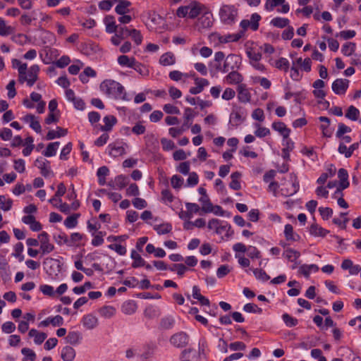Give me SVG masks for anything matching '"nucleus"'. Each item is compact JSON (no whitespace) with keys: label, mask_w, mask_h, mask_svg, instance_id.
<instances>
[{"label":"nucleus","mask_w":361,"mask_h":361,"mask_svg":"<svg viewBox=\"0 0 361 361\" xmlns=\"http://www.w3.org/2000/svg\"><path fill=\"white\" fill-rule=\"evenodd\" d=\"M82 324L88 329H92L98 324L97 318L92 314H87L82 317Z\"/></svg>","instance_id":"aec40b11"},{"label":"nucleus","mask_w":361,"mask_h":361,"mask_svg":"<svg viewBox=\"0 0 361 361\" xmlns=\"http://www.w3.org/2000/svg\"><path fill=\"white\" fill-rule=\"evenodd\" d=\"M247 57L250 59V62H259L262 59V54L259 51H256L255 48H247L246 50Z\"/></svg>","instance_id":"e433bc0d"},{"label":"nucleus","mask_w":361,"mask_h":361,"mask_svg":"<svg viewBox=\"0 0 361 361\" xmlns=\"http://www.w3.org/2000/svg\"><path fill=\"white\" fill-rule=\"evenodd\" d=\"M199 201L202 203V211L204 213H211L214 210V206L211 202L208 195L205 197H201Z\"/></svg>","instance_id":"473e14b6"},{"label":"nucleus","mask_w":361,"mask_h":361,"mask_svg":"<svg viewBox=\"0 0 361 361\" xmlns=\"http://www.w3.org/2000/svg\"><path fill=\"white\" fill-rule=\"evenodd\" d=\"M154 229L159 235L169 233L172 230V226L169 223L161 224L154 226Z\"/></svg>","instance_id":"4c0bfd02"},{"label":"nucleus","mask_w":361,"mask_h":361,"mask_svg":"<svg viewBox=\"0 0 361 361\" xmlns=\"http://www.w3.org/2000/svg\"><path fill=\"white\" fill-rule=\"evenodd\" d=\"M244 36L243 31H239L235 34H228L226 35H219L218 39L220 43H228L231 42H238Z\"/></svg>","instance_id":"4468645a"},{"label":"nucleus","mask_w":361,"mask_h":361,"mask_svg":"<svg viewBox=\"0 0 361 361\" xmlns=\"http://www.w3.org/2000/svg\"><path fill=\"white\" fill-rule=\"evenodd\" d=\"M137 307V304L134 300H128L122 305L121 310L124 314L130 315L136 312Z\"/></svg>","instance_id":"bb28decb"},{"label":"nucleus","mask_w":361,"mask_h":361,"mask_svg":"<svg viewBox=\"0 0 361 361\" xmlns=\"http://www.w3.org/2000/svg\"><path fill=\"white\" fill-rule=\"evenodd\" d=\"M247 251V256L252 259L262 257L260 251L256 247L249 246Z\"/></svg>","instance_id":"680f3d73"},{"label":"nucleus","mask_w":361,"mask_h":361,"mask_svg":"<svg viewBox=\"0 0 361 361\" xmlns=\"http://www.w3.org/2000/svg\"><path fill=\"white\" fill-rule=\"evenodd\" d=\"M132 68H133L135 71H137L139 74H140L142 76L149 75V71L147 67L145 65L137 61L135 62V66L134 67H132Z\"/></svg>","instance_id":"09e8293b"},{"label":"nucleus","mask_w":361,"mask_h":361,"mask_svg":"<svg viewBox=\"0 0 361 361\" xmlns=\"http://www.w3.org/2000/svg\"><path fill=\"white\" fill-rule=\"evenodd\" d=\"M175 63L176 57L174 54L170 51L162 54L159 59V63L164 66L173 65Z\"/></svg>","instance_id":"5701e85b"},{"label":"nucleus","mask_w":361,"mask_h":361,"mask_svg":"<svg viewBox=\"0 0 361 361\" xmlns=\"http://www.w3.org/2000/svg\"><path fill=\"white\" fill-rule=\"evenodd\" d=\"M97 73L91 67H86L84 71L80 74L79 78L82 83H87L89 80V77L96 76Z\"/></svg>","instance_id":"f704fd0d"},{"label":"nucleus","mask_w":361,"mask_h":361,"mask_svg":"<svg viewBox=\"0 0 361 361\" xmlns=\"http://www.w3.org/2000/svg\"><path fill=\"white\" fill-rule=\"evenodd\" d=\"M54 239L59 245H61L63 243L68 246H72V243H70L67 235L63 232H61L58 235H54Z\"/></svg>","instance_id":"603ef678"},{"label":"nucleus","mask_w":361,"mask_h":361,"mask_svg":"<svg viewBox=\"0 0 361 361\" xmlns=\"http://www.w3.org/2000/svg\"><path fill=\"white\" fill-rule=\"evenodd\" d=\"M257 279L262 281H267L270 279V276L262 269H250Z\"/></svg>","instance_id":"49530a36"},{"label":"nucleus","mask_w":361,"mask_h":361,"mask_svg":"<svg viewBox=\"0 0 361 361\" xmlns=\"http://www.w3.org/2000/svg\"><path fill=\"white\" fill-rule=\"evenodd\" d=\"M242 174L239 171H235L231 173V181L229 183V187L234 190H239L241 188L240 182L239 181V178L241 177Z\"/></svg>","instance_id":"7c9ffc66"},{"label":"nucleus","mask_w":361,"mask_h":361,"mask_svg":"<svg viewBox=\"0 0 361 361\" xmlns=\"http://www.w3.org/2000/svg\"><path fill=\"white\" fill-rule=\"evenodd\" d=\"M283 255L290 262H295L300 257V253L299 251H297L294 249L288 248L283 253Z\"/></svg>","instance_id":"37998d69"},{"label":"nucleus","mask_w":361,"mask_h":361,"mask_svg":"<svg viewBox=\"0 0 361 361\" xmlns=\"http://www.w3.org/2000/svg\"><path fill=\"white\" fill-rule=\"evenodd\" d=\"M75 357V350L73 348L66 345L61 350V357L63 361H72Z\"/></svg>","instance_id":"6ab92c4d"},{"label":"nucleus","mask_w":361,"mask_h":361,"mask_svg":"<svg viewBox=\"0 0 361 361\" xmlns=\"http://www.w3.org/2000/svg\"><path fill=\"white\" fill-rule=\"evenodd\" d=\"M356 48V44L354 42H348L345 43L342 48H341V52L344 56H351L353 52L355 51Z\"/></svg>","instance_id":"58836bf2"},{"label":"nucleus","mask_w":361,"mask_h":361,"mask_svg":"<svg viewBox=\"0 0 361 361\" xmlns=\"http://www.w3.org/2000/svg\"><path fill=\"white\" fill-rule=\"evenodd\" d=\"M171 183L174 189H179L183 184V178L178 175H173L171 179Z\"/></svg>","instance_id":"13d9d810"},{"label":"nucleus","mask_w":361,"mask_h":361,"mask_svg":"<svg viewBox=\"0 0 361 361\" xmlns=\"http://www.w3.org/2000/svg\"><path fill=\"white\" fill-rule=\"evenodd\" d=\"M80 216V213H75V214H73L72 215L68 216L63 222L64 226L67 228H75L78 225V219Z\"/></svg>","instance_id":"72a5a7b5"},{"label":"nucleus","mask_w":361,"mask_h":361,"mask_svg":"<svg viewBox=\"0 0 361 361\" xmlns=\"http://www.w3.org/2000/svg\"><path fill=\"white\" fill-rule=\"evenodd\" d=\"M99 312L102 317L109 318L115 314L116 309L112 306H104Z\"/></svg>","instance_id":"3c124183"},{"label":"nucleus","mask_w":361,"mask_h":361,"mask_svg":"<svg viewBox=\"0 0 361 361\" xmlns=\"http://www.w3.org/2000/svg\"><path fill=\"white\" fill-rule=\"evenodd\" d=\"M57 131H54L53 130H49L47 135L46 139L47 140H54L56 137H61L66 135L68 133L67 129L63 128L61 127L57 126L56 127Z\"/></svg>","instance_id":"393cba45"},{"label":"nucleus","mask_w":361,"mask_h":361,"mask_svg":"<svg viewBox=\"0 0 361 361\" xmlns=\"http://www.w3.org/2000/svg\"><path fill=\"white\" fill-rule=\"evenodd\" d=\"M104 126H100L99 129L102 131L108 132L112 130V128L117 123V118L113 115H108L104 117Z\"/></svg>","instance_id":"dca6fc26"},{"label":"nucleus","mask_w":361,"mask_h":361,"mask_svg":"<svg viewBox=\"0 0 361 361\" xmlns=\"http://www.w3.org/2000/svg\"><path fill=\"white\" fill-rule=\"evenodd\" d=\"M214 18L212 13L207 8L198 18L197 26L198 29L209 28L212 26Z\"/></svg>","instance_id":"39448f33"},{"label":"nucleus","mask_w":361,"mask_h":361,"mask_svg":"<svg viewBox=\"0 0 361 361\" xmlns=\"http://www.w3.org/2000/svg\"><path fill=\"white\" fill-rule=\"evenodd\" d=\"M35 166L40 170V173L44 178H47L53 173L51 171L50 161L44 158H37L35 161Z\"/></svg>","instance_id":"1a4fd4ad"},{"label":"nucleus","mask_w":361,"mask_h":361,"mask_svg":"<svg viewBox=\"0 0 361 361\" xmlns=\"http://www.w3.org/2000/svg\"><path fill=\"white\" fill-rule=\"evenodd\" d=\"M127 145L124 142H121L120 144L118 142H114L109 145L108 148L109 149V155L117 157L119 156H122L126 154V149L124 146Z\"/></svg>","instance_id":"f8f14e48"},{"label":"nucleus","mask_w":361,"mask_h":361,"mask_svg":"<svg viewBox=\"0 0 361 361\" xmlns=\"http://www.w3.org/2000/svg\"><path fill=\"white\" fill-rule=\"evenodd\" d=\"M190 8L188 12V18L190 19H195L204 12L207 7L201 3L193 1L190 4Z\"/></svg>","instance_id":"9d476101"},{"label":"nucleus","mask_w":361,"mask_h":361,"mask_svg":"<svg viewBox=\"0 0 361 361\" xmlns=\"http://www.w3.org/2000/svg\"><path fill=\"white\" fill-rule=\"evenodd\" d=\"M131 2L128 0H121L115 8V12L118 15H124L130 12L128 8Z\"/></svg>","instance_id":"b1692460"},{"label":"nucleus","mask_w":361,"mask_h":361,"mask_svg":"<svg viewBox=\"0 0 361 361\" xmlns=\"http://www.w3.org/2000/svg\"><path fill=\"white\" fill-rule=\"evenodd\" d=\"M289 61L286 58H280L276 61V67L280 70H283L287 72L289 69Z\"/></svg>","instance_id":"5fc2aeb1"},{"label":"nucleus","mask_w":361,"mask_h":361,"mask_svg":"<svg viewBox=\"0 0 361 361\" xmlns=\"http://www.w3.org/2000/svg\"><path fill=\"white\" fill-rule=\"evenodd\" d=\"M21 353L25 356L23 361H35L36 359L35 353L30 348H23L21 350Z\"/></svg>","instance_id":"a18cd8bd"},{"label":"nucleus","mask_w":361,"mask_h":361,"mask_svg":"<svg viewBox=\"0 0 361 361\" xmlns=\"http://www.w3.org/2000/svg\"><path fill=\"white\" fill-rule=\"evenodd\" d=\"M144 315L148 319H153L159 315V310L154 306H148L144 311Z\"/></svg>","instance_id":"de8ad7c7"},{"label":"nucleus","mask_w":361,"mask_h":361,"mask_svg":"<svg viewBox=\"0 0 361 361\" xmlns=\"http://www.w3.org/2000/svg\"><path fill=\"white\" fill-rule=\"evenodd\" d=\"M240 65V59H239V56L231 54H228L226 57V61H224L222 72L226 73L228 71L229 68L234 70L235 68H239Z\"/></svg>","instance_id":"0eeeda50"},{"label":"nucleus","mask_w":361,"mask_h":361,"mask_svg":"<svg viewBox=\"0 0 361 361\" xmlns=\"http://www.w3.org/2000/svg\"><path fill=\"white\" fill-rule=\"evenodd\" d=\"M350 132H351V128L350 127L343 123H339L336 135L338 138H341L345 133Z\"/></svg>","instance_id":"4d7b16f0"},{"label":"nucleus","mask_w":361,"mask_h":361,"mask_svg":"<svg viewBox=\"0 0 361 361\" xmlns=\"http://www.w3.org/2000/svg\"><path fill=\"white\" fill-rule=\"evenodd\" d=\"M285 0H267L264 7L267 11H273L276 6L283 4Z\"/></svg>","instance_id":"052dcab7"},{"label":"nucleus","mask_w":361,"mask_h":361,"mask_svg":"<svg viewBox=\"0 0 361 361\" xmlns=\"http://www.w3.org/2000/svg\"><path fill=\"white\" fill-rule=\"evenodd\" d=\"M289 23L290 21L288 18L281 17H276L273 18L271 21V24L273 26L279 28H283L288 26Z\"/></svg>","instance_id":"79ce46f5"},{"label":"nucleus","mask_w":361,"mask_h":361,"mask_svg":"<svg viewBox=\"0 0 361 361\" xmlns=\"http://www.w3.org/2000/svg\"><path fill=\"white\" fill-rule=\"evenodd\" d=\"M161 144L162 145V148L164 151L172 150L176 147V145L173 141L169 140L167 138L163 137L161 139Z\"/></svg>","instance_id":"e2e57ef3"},{"label":"nucleus","mask_w":361,"mask_h":361,"mask_svg":"<svg viewBox=\"0 0 361 361\" xmlns=\"http://www.w3.org/2000/svg\"><path fill=\"white\" fill-rule=\"evenodd\" d=\"M140 195V190L136 183H131L129 187L126 189L127 196H135L137 197Z\"/></svg>","instance_id":"69168bd1"},{"label":"nucleus","mask_w":361,"mask_h":361,"mask_svg":"<svg viewBox=\"0 0 361 361\" xmlns=\"http://www.w3.org/2000/svg\"><path fill=\"white\" fill-rule=\"evenodd\" d=\"M130 257L133 259L131 264L133 268L142 267L145 264V260L134 250L131 251Z\"/></svg>","instance_id":"a878e982"},{"label":"nucleus","mask_w":361,"mask_h":361,"mask_svg":"<svg viewBox=\"0 0 361 361\" xmlns=\"http://www.w3.org/2000/svg\"><path fill=\"white\" fill-rule=\"evenodd\" d=\"M238 10L233 5H223L219 11L221 20L226 25H232L235 23Z\"/></svg>","instance_id":"f03ea898"},{"label":"nucleus","mask_w":361,"mask_h":361,"mask_svg":"<svg viewBox=\"0 0 361 361\" xmlns=\"http://www.w3.org/2000/svg\"><path fill=\"white\" fill-rule=\"evenodd\" d=\"M349 80L348 79L338 78L332 83V90L336 94H343L348 88Z\"/></svg>","instance_id":"9b49d317"},{"label":"nucleus","mask_w":361,"mask_h":361,"mask_svg":"<svg viewBox=\"0 0 361 361\" xmlns=\"http://www.w3.org/2000/svg\"><path fill=\"white\" fill-rule=\"evenodd\" d=\"M271 127L274 130L279 132L283 136V139H287L289 137L290 130L286 127L283 122H274Z\"/></svg>","instance_id":"2eb2a0df"},{"label":"nucleus","mask_w":361,"mask_h":361,"mask_svg":"<svg viewBox=\"0 0 361 361\" xmlns=\"http://www.w3.org/2000/svg\"><path fill=\"white\" fill-rule=\"evenodd\" d=\"M60 145L59 142H54L48 144L46 149L42 152V154L47 157H51L56 154V150Z\"/></svg>","instance_id":"c9c22d12"},{"label":"nucleus","mask_w":361,"mask_h":361,"mask_svg":"<svg viewBox=\"0 0 361 361\" xmlns=\"http://www.w3.org/2000/svg\"><path fill=\"white\" fill-rule=\"evenodd\" d=\"M318 119L320 122L326 123V125L320 126L323 136L326 137H331L332 133L328 130L331 123L330 119L326 116H319Z\"/></svg>","instance_id":"2f4dec72"},{"label":"nucleus","mask_w":361,"mask_h":361,"mask_svg":"<svg viewBox=\"0 0 361 361\" xmlns=\"http://www.w3.org/2000/svg\"><path fill=\"white\" fill-rule=\"evenodd\" d=\"M319 214L324 220H328L333 215V209L330 207H319Z\"/></svg>","instance_id":"bf43d9fd"},{"label":"nucleus","mask_w":361,"mask_h":361,"mask_svg":"<svg viewBox=\"0 0 361 361\" xmlns=\"http://www.w3.org/2000/svg\"><path fill=\"white\" fill-rule=\"evenodd\" d=\"M338 177L340 180L341 189H346L350 183L348 181V173L345 169H340L338 171Z\"/></svg>","instance_id":"4be33fe9"},{"label":"nucleus","mask_w":361,"mask_h":361,"mask_svg":"<svg viewBox=\"0 0 361 361\" xmlns=\"http://www.w3.org/2000/svg\"><path fill=\"white\" fill-rule=\"evenodd\" d=\"M82 339V335L79 331H69L65 340L71 345H77Z\"/></svg>","instance_id":"cd10ccee"},{"label":"nucleus","mask_w":361,"mask_h":361,"mask_svg":"<svg viewBox=\"0 0 361 361\" xmlns=\"http://www.w3.org/2000/svg\"><path fill=\"white\" fill-rule=\"evenodd\" d=\"M238 99L240 102L247 103L250 102L251 94L246 88L245 85L240 84L238 87Z\"/></svg>","instance_id":"ddd939ff"},{"label":"nucleus","mask_w":361,"mask_h":361,"mask_svg":"<svg viewBox=\"0 0 361 361\" xmlns=\"http://www.w3.org/2000/svg\"><path fill=\"white\" fill-rule=\"evenodd\" d=\"M299 180L296 176H294L290 182L283 185L281 189V195L285 197H290L295 195L299 190Z\"/></svg>","instance_id":"20e7f679"},{"label":"nucleus","mask_w":361,"mask_h":361,"mask_svg":"<svg viewBox=\"0 0 361 361\" xmlns=\"http://www.w3.org/2000/svg\"><path fill=\"white\" fill-rule=\"evenodd\" d=\"M128 177L124 175H118L115 178L117 188L120 190L124 188L128 184Z\"/></svg>","instance_id":"8fccbe9b"},{"label":"nucleus","mask_w":361,"mask_h":361,"mask_svg":"<svg viewBox=\"0 0 361 361\" xmlns=\"http://www.w3.org/2000/svg\"><path fill=\"white\" fill-rule=\"evenodd\" d=\"M40 242V250L42 255L49 254L54 250V245L49 243V235L46 231L38 235Z\"/></svg>","instance_id":"423d86ee"},{"label":"nucleus","mask_w":361,"mask_h":361,"mask_svg":"<svg viewBox=\"0 0 361 361\" xmlns=\"http://www.w3.org/2000/svg\"><path fill=\"white\" fill-rule=\"evenodd\" d=\"M284 235L288 241H299L300 239V236L294 232L293 226L288 224L285 226L284 228Z\"/></svg>","instance_id":"a211bd4d"},{"label":"nucleus","mask_w":361,"mask_h":361,"mask_svg":"<svg viewBox=\"0 0 361 361\" xmlns=\"http://www.w3.org/2000/svg\"><path fill=\"white\" fill-rule=\"evenodd\" d=\"M282 319L288 327H293L298 324V320L288 313H284L282 315Z\"/></svg>","instance_id":"c03bdc74"},{"label":"nucleus","mask_w":361,"mask_h":361,"mask_svg":"<svg viewBox=\"0 0 361 361\" xmlns=\"http://www.w3.org/2000/svg\"><path fill=\"white\" fill-rule=\"evenodd\" d=\"M130 37H131L132 39L137 45L141 44L142 42V36L140 30L136 29H131V34Z\"/></svg>","instance_id":"0e129e2a"},{"label":"nucleus","mask_w":361,"mask_h":361,"mask_svg":"<svg viewBox=\"0 0 361 361\" xmlns=\"http://www.w3.org/2000/svg\"><path fill=\"white\" fill-rule=\"evenodd\" d=\"M13 162V168L16 171L22 173L25 171V161L23 159H15Z\"/></svg>","instance_id":"774afa93"},{"label":"nucleus","mask_w":361,"mask_h":361,"mask_svg":"<svg viewBox=\"0 0 361 361\" xmlns=\"http://www.w3.org/2000/svg\"><path fill=\"white\" fill-rule=\"evenodd\" d=\"M188 335L183 331L173 334L171 338V343L176 348H183L188 343Z\"/></svg>","instance_id":"6e6552de"},{"label":"nucleus","mask_w":361,"mask_h":361,"mask_svg":"<svg viewBox=\"0 0 361 361\" xmlns=\"http://www.w3.org/2000/svg\"><path fill=\"white\" fill-rule=\"evenodd\" d=\"M360 115L359 110L354 106L351 105L348 108V110L345 114V116L351 120V121H357Z\"/></svg>","instance_id":"a19ab883"},{"label":"nucleus","mask_w":361,"mask_h":361,"mask_svg":"<svg viewBox=\"0 0 361 361\" xmlns=\"http://www.w3.org/2000/svg\"><path fill=\"white\" fill-rule=\"evenodd\" d=\"M39 71V67L38 65H32L28 70L27 85L32 87L34 85L35 82L38 80V73Z\"/></svg>","instance_id":"f3484780"},{"label":"nucleus","mask_w":361,"mask_h":361,"mask_svg":"<svg viewBox=\"0 0 361 361\" xmlns=\"http://www.w3.org/2000/svg\"><path fill=\"white\" fill-rule=\"evenodd\" d=\"M116 33L117 36L119 37L120 39H125L130 37L131 30L128 29L127 27L119 26Z\"/></svg>","instance_id":"6e6d98bb"},{"label":"nucleus","mask_w":361,"mask_h":361,"mask_svg":"<svg viewBox=\"0 0 361 361\" xmlns=\"http://www.w3.org/2000/svg\"><path fill=\"white\" fill-rule=\"evenodd\" d=\"M261 20V16L257 13L252 14L251 16V29L253 31H256L259 28V21Z\"/></svg>","instance_id":"338daca9"},{"label":"nucleus","mask_w":361,"mask_h":361,"mask_svg":"<svg viewBox=\"0 0 361 361\" xmlns=\"http://www.w3.org/2000/svg\"><path fill=\"white\" fill-rule=\"evenodd\" d=\"M226 80H229L230 83L239 84L243 81V78L240 73L233 71L228 74Z\"/></svg>","instance_id":"ea45409f"},{"label":"nucleus","mask_w":361,"mask_h":361,"mask_svg":"<svg viewBox=\"0 0 361 361\" xmlns=\"http://www.w3.org/2000/svg\"><path fill=\"white\" fill-rule=\"evenodd\" d=\"M30 337H34V341L36 344L40 345L47 337V334L44 332H39L37 329H32L28 333Z\"/></svg>","instance_id":"412c9836"},{"label":"nucleus","mask_w":361,"mask_h":361,"mask_svg":"<svg viewBox=\"0 0 361 361\" xmlns=\"http://www.w3.org/2000/svg\"><path fill=\"white\" fill-rule=\"evenodd\" d=\"M174 324V319L171 317H165L161 319L160 327L163 329H169Z\"/></svg>","instance_id":"864d4df0"},{"label":"nucleus","mask_w":361,"mask_h":361,"mask_svg":"<svg viewBox=\"0 0 361 361\" xmlns=\"http://www.w3.org/2000/svg\"><path fill=\"white\" fill-rule=\"evenodd\" d=\"M310 233L314 236L325 237L329 233V231L324 229L317 224H313L310 226Z\"/></svg>","instance_id":"c85d7f7f"},{"label":"nucleus","mask_w":361,"mask_h":361,"mask_svg":"<svg viewBox=\"0 0 361 361\" xmlns=\"http://www.w3.org/2000/svg\"><path fill=\"white\" fill-rule=\"evenodd\" d=\"M101 90L115 99L128 100L124 87L114 80H105L100 84Z\"/></svg>","instance_id":"f257e3e1"},{"label":"nucleus","mask_w":361,"mask_h":361,"mask_svg":"<svg viewBox=\"0 0 361 361\" xmlns=\"http://www.w3.org/2000/svg\"><path fill=\"white\" fill-rule=\"evenodd\" d=\"M118 63L121 66L128 68L134 67L136 59L135 57H129L126 55H121L118 57Z\"/></svg>","instance_id":"c756f323"},{"label":"nucleus","mask_w":361,"mask_h":361,"mask_svg":"<svg viewBox=\"0 0 361 361\" xmlns=\"http://www.w3.org/2000/svg\"><path fill=\"white\" fill-rule=\"evenodd\" d=\"M246 112L242 106L233 105L230 114L229 123L233 127H238L245 119Z\"/></svg>","instance_id":"7ed1b4c3"}]
</instances>
